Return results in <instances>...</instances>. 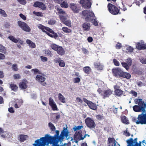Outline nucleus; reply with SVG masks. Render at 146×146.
<instances>
[{"mask_svg":"<svg viewBox=\"0 0 146 146\" xmlns=\"http://www.w3.org/2000/svg\"><path fill=\"white\" fill-rule=\"evenodd\" d=\"M54 140V138L51 136L47 134L45 137L40 138L39 139L35 141V143L34 144V146H45L47 143L52 142Z\"/></svg>","mask_w":146,"mask_h":146,"instance_id":"nucleus-1","label":"nucleus"},{"mask_svg":"<svg viewBox=\"0 0 146 146\" xmlns=\"http://www.w3.org/2000/svg\"><path fill=\"white\" fill-rule=\"evenodd\" d=\"M112 72L113 75L117 78L122 77L129 79L131 77V75L129 73L123 72L119 67L113 68Z\"/></svg>","mask_w":146,"mask_h":146,"instance_id":"nucleus-2","label":"nucleus"},{"mask_svg":"<svg viewBox=\"0 0 146 146\" xmlns=\"http://www.w3.org/2000/svg\"><path fill=\"white\" fill-rule=\"evenodd\" d=\"M38 27L43 32L46 33L51 38H56L58 37L57 34L48 27H45L41 24L38 25Z\"/></svg>","mask_w":146,"mask_h":146,"instance_id":"nucleus-3","label":"nucleus"},{"mask_svg":"<svg viewBox=\"0 0 146 146\" xmlns=\"http://www.w3.org/2000/svg\"><path fill=\"white\" fill-rule=\"evenodd\" d=\"M142 112L141 113L138 115L137 119L135 117L132 118L133 122H135L137 124H146V113Z\"/></svg>","mask_w":146,"mask_h":146,"instance_id":"nucleus-4","label":"nucleus"},{"mask_svg":"<svg viewBox=\"0 0 146 146\" xmlns=\"http://www.w3.org/2000/svg\"><path fill=\"white\" fill-rule=\"evenodd\" d=\"M107 7L109 12L113 15L120 14L121 13L120 12V8L111 3H108Z\"/></svg>","mask_w":146,"mask_h":146,"instance_id":"nucleus-5","label":"nucleus"},{"mask_svg":"<svg viewBox=\"0 0 146 146\" xmlns=\"http://www.w3.org/2000/svg\"><path fill=\"white\" fill-rule=\"evenodd\" d=\"M82 14L83 16L86 17L85 19V20L86 21L88 22H90L92 21L95 18L94 13L90 11V10H84L82 11Z\"/></svg>","mask_w":146,"mask_h":146,"instance_id":"nucleus-6","label":"nucleus"},{"mask_svg":"<svg viewBox=\"0 0 146 146\" xmlns=\"http://www.w3.org/2000/svg\"><path fill=\"white\" fill-rule=\"evenodd\" d=\"M50 47L52 49L56 51L57 53L60 55H63L65 53L64 49L61 46L53 43L50 45Z\"/></svg>","mask_w":146,"mask_h":146,"instance_id":"nucleus-7","label":"nucleus"},{"mask_svg":"<svg viewBox=\"0 0 146 146\" xmlns=\"http://www.w3.org/2000/svg\"><path fill=\"white\" fill-rule=\"evenodd\" d=\"M97 91L104 99L109 97L113 93V91L110 89L103 91L101 88H99L97 90Z\"/></svg>","mask_w":146,"mask_h":146,"instance_id":"nucleus-8","label":"nucleus"},{"mask_svg":"<svg viewBox=\"0 0 146 146\" xmlns=\"http://www.w3.org/2000/svg\"><path fill=\"white\" fill-rule=\"evenodd\" d=\"M56 135H57L56 139L59 141H62L64 138V137H67L68 135V132L67 130V128H64V129L62 131L60 136H59V132L58 131H56Z\"/></svg>","mask_w":146,"mask_h":146,"instance_id":"nucleus-9","label":"nucleus"},{"mask_svg":"<svg viewBox=\"0 0 146 146\" xmlns=\"http://www.w3.org/2000/svg\"><path fill=\"white\" fill-rule=\"evenodd\" d=\"M137 140V138H135L134 140L132 138H130L126 141L128 144L127 146H141L142 142L139 141L138 143Z\"/></svg>","mask_w":146,"mask_h":146,"instance_id":"nucleus-10","label":"nucleus"},{"mask_svg":"<svg viewBox=\"0 0 146 146\" xmlns=\"http://www.w3.org/2000/svg\"><path fill=\"white\" fill-rule=\"evenodd\" d=\"M85 122L87 126L91 129L95 128L96 126L94 121L90 117H87L85 120Z\"/></svg>","mask_w":146,"mask_h":146,"instance_id":"nucleus-11","label":"nucleus"},{"mask_svg":"<svg viewBox=\"0 0 146 146\" xmlns=\"http://www.w3.org/2000/svg\"><path fill=\"white\" fill-rule=\"evenodd\" d=\"M92 0H80V3L85 9H89L91 6Z\"/></svg>","mask_w":146,"mask_h":146,"instance_id":"nucleus-12","label":"nucleus"},{"mask_svg":"<svg viewBox=\"0 0 146 146\" xmlns=\"http://www.w3.org/2000/svg\"><path fill=\"white\" fill-rule=\"evenodd\" d=\"M70 7L74 13H78L80 10V8L77 4L74 3H70Z\"/></svg>","mask_w":146,"mask_h":146,"instance_id":"nucleus-13","label":"nucleus"},{"mask_svg":"<svg viewBox=\"0 0 146 146\" xmlns=\"http://www.w3.org/2000/svg\"><path fill=\"white\" fill-rule=\"evenodd\" d=\"M133 109L134 111L136 112H140L142 111L143 113H145L146 111L143 107H140L138 105H135L133 107Z\"/></svg>","mask_w":146,"mask_h":146,"instance_id":"nucleus-14","label":"nucleus"},{"mask_svg":"<svg viewBox=\"0 0 146 146\" xmlns=\"http://www.w3.org/2000/svg\"><path fill=\"white\" fill-rule=\"evenodd\" d=\"M134 102L135 104H138V106L140 107H143L144 108V109H145V103L143 101L142 99L136 98L134 100Z\"/></svg>","mask_w":146,"mask_h":146,"instance_id":"nucleus-15","label":"nucleus"},{"mask_svg":"<svg viewBox=\"0 0 146 146\" xmlns=\"http://www.w3.org/2000/svg\"><path fill=\"white\" fill-rule=\"evenodd\" d=\"M27 82V81L25 80L20 82L19 84V88L22 90L26 89L28 86Z\"/></svg>","mask_w":146,"mask_h":146,"instance_id":"nucleus-16","label":"nucleus"},{"mask_svg":"<svg viewBox=\"0 0 146 146\" xmlns=\"http://www.w3.org/2000/svg\"><path fill=\"white\" fill-rule=\"evenodd\" d=\"M82 131L80 130L78 131H76L75 133L74 136V138L75 139H78L79 140H80V137H82Z\"/></svg>","mask_w":146,"mask_h":146,"instance_id":"nucleus-17","label":"nucleus"},{"mask_svg":"<svg viewBox=\"0 0 146 146\" xmlns=\"http://www.w3.org/2000/svg\"><path fill=\"white\" fill-rule=\"evenodd\" d=\"M136 47L139 50L146 49V44H142L139 42H138L137 43Z\"/></svg>","mask_w":146,"mask_h":146,"instance_id":"nucleus-18","label":"nucleus"},{"mask_svg":"<svg viewBox=\"0 0 146 146\" xmlns=\"http://www.w3.org/2000/svg\"><path fill=\"white\" fill-rule=\"evenodd\" d=\"M28 137V135L22 134L19 135L18 136V138L21 142H23L26 140Z\"/></svg>","mask_w":146,"mask_h":146,"instance_id":"nucleus-19","label":"nucleus"},{"mask_svg":"<svg viewBox=\"0 0 146 146\" xmlns=\"http://www.w3.org/2000/svg\"><path fill=\"white\" fill-rule=\"evenodd\" d=\"M88 106L90 109L94 110H96L98 108L96 104L93 103L91 101L88 104Z\"/></svg>","mask_w":146,"mask_h":146,"instance_id":"nucleus-20","label":"nucleus"},{"mask_svg":"<svg viewBox=\"0 0 146 146\" xmlns=\"http://www.w3.org/2000/svg\"><path fill=\"white\" fill-rule=\"evenodd\" d=\"M55 9L58 11V14L60 15H65L66 14L65 12L63 11L59 6H56L55 7Z\"/></svg>","mask_w":146,"mask_h":146,"instance_id":"nucleus-21","label":"nucleus"},{"mask_svg":"<svg viewBox=\"0 0 146 146\" xmlns=\"http://www.w3.org/2000/svg\"><path fill=\"white\" fill-rule=\"evenodd\" d=\"M90 27V24L87 23H84L82 25L83 30L85 31H88Z\"/></svg>","mask_w":146,"mask_h":146,"instance_id":"nucleus-22","label":"nucleus"},{"mask_svg":"<svg viewBox=\"0 0 146 146\" xmlns=\"http://www.w3.org/2000/svg\"><path fill=\"white\" fill-rule=\"evenodd\" d=\"M94 66L98 70H102L103 68L102 65L100 62H95L94 64Z\"/></svg>","mask_w":146,"mask_h":146,"instance_id":"nucleus-23","label":"nucleus"},{"mask_svg":"<svg viewBox=\"0 0 146 146\" xmlns=\"http://www.w3.org/2000/svg\"><path fill=\"white\" fill-rule=\"evenodd\" d=\"M36 80L38 81V82H44L45 80V78L41 75H37L36 76Z\"/></svg>","mask_w":146,"mask_h":146,"instance_id":"nucleus-24","label":"nucleus"},{"mask_svg":"<svg viewBox=\"0 0 146 146\" xmlns=\"http://www.w3.org/2000/svg\"><path fill=\"white\" fill-rule=\"evenodd\" d=\"M121 120L122 122L125 124H128L129 123L128 118L125 116H123L121 117Z\"/></svg>","mask_w":146,"mask_h":146,"instance_id":"nucleus-25","label":"nucleus"},{"mask_svg":"<svg viewBox=\"0 0 146 146\" xmlns=\"http://www.w3.org/2000/svg\"><path fill=\"white\" fill-rule=\"evenodd\" d=\"M9 88L11 90L14 92H16L18 90V87L17 86L14 84H11L9 85Z\"/></svg>","mask_w":146,"mask_h":146,"instance_id":"nucleus-26","label":"nucleus"},{"mask_svg":"<svg viewBox=\"0 0 146 146\" xmlns=\"http://www.w3.org/2000/svg\"><path fill=\"white\" fill-rule=\"evenodd\" d=\"M83 70L86 74H89L91 71L92 70L90 67L86 66L83 68Z\"/></svg>","mask_w":146,"mask_h":146,"instance_id":"nucleus-27","label":"nucleus"},{"mask_svg":"<svg viewBox=\"0 0 146 146\" xmlns=\"http://www.w3.org/2000/svg\"><path fill=\"white\" fill-rule=\"evenodd\" d=\"M115 94L118 96H120L123 94V91L121 89L115 90L114 92Z\"/></svg>","mask_w":146,"mask_h":146,"instance_id":"nucleus-28","label":"nucleus"},{"mask_svg":"<svg viewBox=\"0 0 146 146\" xmlns=\"http://www.w3.org/2000/svg\"><path fill=\"white\" fill-rule=\"evenodd\" d=\"M58 99L61 102L63 103H66V99L65 97L61 93L58 94Z\"/></svg>","mask_w":146,"mask_h":146,"instance_id":"nucleus-29","label":"nucleus"},{"mask_svg":"<svg viewBox=\"0 0 146 146\" xmlns=\"http://www.w3.org/2000/svg\"><path fill=\"white\" fill-rule=\"evenodd\" d=\"M27 43L29 44V46L31 47L35 48L36 47V45L35 43L32 42L30 40L27 39L26 40Z\"/></svg>","mask_w":146,"mask_h":146,"instance_id":"nucleus-30","label":"nucleus"},{"mask_svg":"<svg viewBox=\"0 0 146 146\" xmlns=\"http://www.w3.org/2000/svg\"><path fill=\"white\" fill-rule=\"evenodd\" d=\"M0 135L2 137L5 138L7 136L8 134L6 132L4 131L2 128L0 127Z\"/></svg>","mask_w":146,"mask_h":146,"instance_id":"nucleus-31","label":"nucleus"},{"mask_svg":"<svg viewBox=\"0 0 146 146\" xmlns=\"http://www.w3.org/2000/svg\"><path fill=\"white\" fill-rule=\"evenodd\" d=\"M60 4V6L61 7L67 8L68 7V5L66 0L63 1Z\"/></svg>","mask_w":146,"mask_h":146,"instance_id":"nucleus-32","label":"nucleus"},{"mask_svg":"<svg viewBox=\"0 0 146 146\" xmlns=\"http://www.w3.org/2000/svg\"><path fill=\"white\" fill-rule=\"evenodd\" d=\"M62 30L64 32L66 33H70L72 32V30L70 29L65 27L62 28Z\"/></svg>","mask_w":146,"mask_h":146,"instance_id":"nucleus-33","label":"nucleus"},{"mask_svg":"<svg viewBox=\"0 0 146 146\" xmlns=\"http://www.w3.org/2000/svg\"><path fill=\"white\" fill-rule=\"evenodd\" d=\"M8 38L15 43H17L18 42V40L12 35L9 36Z\"/></svg>","mask_w":146,"mask_h":146,"instance_id":"nucleus-34","label":"nucleus"},{"mask_svg":"<svg viewBox=\"0 0 146 146\" xmlns=\"http://www.w3.org/2000/svg\"><path fill=\"white\" fill-rule=\"evenodd\" d=\"M8 38L15 43H17L18 42V40L12 35L9 36Z\"/></svg>","mask_w":146,"mask_h":146,"instance_id":"nucleus-35","label":"nucleus"},{"mask_svg":"<svg viewBox=\"0 0 146 146\" xmlns=\"http://www.w3.org/2000/svg\"><path fill=\"white\" fill-rule=\"evenodd\" d=\"M8 38L15 43H17L18 42V40L12 35L9 36Z\"/></svg>","mask_w":146,"mask_h":146,"instance_id":"nucleus-36","label":"nucleus"},{"mask_svg":"<svg viewBox=\"0 0 146 146\" xmlns=\"http://www.w3.org/2000/svg\"><path fill=\"white\" fill-rule=\"evenodd\" d=\"M45 54L50 57H52L53 55L51 51L48 49H46L44 50Z\"/></svg>","mask_w":146,"mask_h":146,"instance_id":"nucleus-37","label":"nucleus"},{"mask_svg":"<svg viewBox=\"0 0 146 146\" xmlns=\"http://www.w3.org/2000/svg\"><path fill=\"white\" fill-rule=\"evenodd\" d=\"M0 52L3 53L6 52V49L4 46L1 44H0Z\"/></svg>","mask_w":146,"mask_h":146,"instance_id":"nucleus-38","label":"nucleus"},{"mask_svg":"<svg viewBox=\"0 0 146 146\" xmlns=\"http://www.w3.org/2000/svg\"><path fill=\"white\" fill-rule=\"evenodd\" d=\"M22 29L26 32H30L31 31V29L26 24L23 27Z\"/></svg>","mask_w":146,"mask_h":146,"instance_id":"nucleus-39","label":"nucleus"},{"mask_svg":"<svg viewBox=\"0 0 146 146\" xmlns=\"http://www.w3.org/2000/svg\"><path fill=\"white\" fill-rule=\"evenodd\" d=\"M108 142L109 143H111L114 142V146H116V143H115L116 141L114 138L110 137L109 138H108Z\"/></svg>","mask_w":146,"mask_h":146,"instance_id":"nucleus-40","label":"nucleus"},{"mask_svg":"<svg viewBox=\"0 0 146 146\" xmlns=\"http://www.w3.org/2000/svg\"><path fill=\"white\" fill-rule=\"evenodd\" d=\"M18 24L19 26L22 29V28L26 24L25 22H22L21 21H19L18 22Z\"/></svg>","mask_w":146,"mask_h":146,"instance_id":"nucleus-41","label":"nucleus"},{"mask_svg":"<svg viewBox=\"0 0 146 146\" xmlns=\"http://www.w3.org/2000/svg\"><path fill=\"white\" fill-rule=\"evenodd\" d=\"M121 64L122 66L124 68L127 70H128L129 68V66L127 63L125 62H121Z\"/></svg>","mask_w":146,"mask_h":146,"instance_id":"nucleus-42","label":"nucleus"},{"mask_svg":"<svg viewBox=\"0 0 146 146\" xmlns=\"http://www.w3.org/2000/svg\"><path fill=\"white\" fill-rule=\"evenodd\" d=\"M63 23L68 26L70 27H71V21L69 20H66Z\"/></svg>","mask_w":146,"mask_h":146,"instance_id":"nucleus-43","label":"nucleus"},{"mask_svg":"<svg viewBox=\"0 0 146 146\" xmlns=\"http://www.w3.org/2000/svg\"><path fill=\"white\" fill-rule=\"evenodd\" d=\"M39 8H40L42 10H46V9L45 5L42 2H41Z\"/></svg>","mask_w":146,"mask_h":146,"instance_id":"nucleus-44","label":"nucleus"},{"mask_svg":"<svg viewBox=\"0 0 146 146\" xmlns=\"http://www.w3.org/2000/svg\"><path fill=\"white\" fill-rule=\"evenodd\" d=\"M48 126L52 131H54L56 129L55 127L52 123L49 122L48 123Z\"/></svg>","mask_w":146,"mask_h":146,"instance_id":"nucleus-45","label":"nucleus"},{"mask_svg":"<svg viewBox=\"0 0 146 146\" xmlns=\"http://www.w3.org/2000/svg\"><path fill=\"white\" fill-rule=\"evenodd\" d=\"M41 3V2L36 1L34 3V4L33 5V7H35L39 8Z\"/></svg>","mask_w":146,"mask_h":146,"instance_id":"nucleus-46","label":"nucleus"},{"mask_svg":"<svg viewBox=\"0 0 146 146\" xmlns=\"http://www.w3.org/2000/svg\"><path fill=\"white\" fill-rule=\"evenodd\" d=\"M12 68L13 70L14 71H17L18 70L17 65L16 64L12 65Z\"/></svg>","mask_w":146,"mask_h":146,"instance_id":"nucleus-47","label":"nucleus"},{"mask_svg":"<svg viewBox=\"0 0 146 146\" xmlns=\"http://www.w3.org/2000/svg\"><path fill=\"white\" fill-rule=\"evenodd\" d=\"M59 65L60 67H64L65 66V63L63 60H61L59 63Z\"/></svg>","mask_w":146,"mask_h":146,"instance_id":"nucleus-48","label":"nucleus"},{"mask_svg":"<svg viewBox=\"0 0 146 146\" xmlns=\"http://www.w3.org/2000/svg\"><path fill=\"white\" fill-rule=\"evenodd\" d=\"M83 127V126L82 125L81 126H75L74 127L73 129V130L74 131H76L77 130H80Z\"/></svg>","mask_w":146,"mask_h":146,"instance_id":"nucleus-49","label":"nucleus"},{"mask_svg":"<svg viewBox=\"0 0 146 146\" xmlns=\"http://www.w3.org/2000/svg\"><path fill=\"white\" fill-rule=\"evenodd\" d=\"M0 13L4 17L7 16V15L5 11L1 9H0Z\"/></svg>","mask_w":146,"mask_h":146,"instance_id":"nucleus-50","label":"nucleus"},{"mask_svg":"<svg viewBox=\"0 0 146 146\" xmlns=\"http://www.w3.org/2000/svg\"><path fill=\"white\" fill-rule=\"evenodd\" d=\"M126 63L128 65V66H129L131 65L132 61V60L131 58H127V59H126Z\"/></svg>","mask_w":146,"mask_h":146,"instance_id":"nucleus-51","label":"nucleus"},{"mask_svg":"<svg viewBox=\"0 0 146 146\" xmlns=\"http://www.w3.org/2000/svg\"><path fill=\"white\" fill-rule=\"evenodd\" d=\"M56 21L54 20L50 19L48 22V24L50 25H52L55 24Z\"/></svg>","mask_w":146,"mask_h":146,"instance_id":"nucleus-52","label":"nucleus"},{"mask_svg":"<svg viewBox=\"0 0 146 146\" xmlns=\"http://www.w3.org/2000/svg\"><path fill=\"white\" fill-rule=\"evenodd\" d=\"M53 110H58V109L56 104L50 106Z\"/></svg>","mask_w":146,"mask_h":146,"instance_id":"nucleus-53","label":"nucleus"},{"mask_svg":"<svg viewBox=\"0 0 146 146\" xmlns=\"http://www.w3.org/2000/svg\"><path fill=\"white\" fill-rule=\"evenodd\" d=\"M80 80V78L79 77L74 78L73 79V82L74 83H79Z\"/></svg>","mask_w":146,"mask_h":146,"instance_id":"nucleus-54","label":"nucleus"},{"mask_svg":"<svg viewBox=\"0 0 146 146\" xmlns=\"http://www.w3.org/2000/svg\"><path fill=\"white\" fill-rule=\"evenodd\" d=\"M33 13L34 14L37 16L42 17L43 16V15L42 14V13L41 12H36L34 11L33 12Z\"/></svg>","mask_w":146,"mask_h":146,"instance_id":"nucleus-55","label":"nucleus"},{"mask_svg":"<svg viewBox=\"0 0 146 146\" xmlns=\"http://www.w3.org/2000/svg\"><path fill=\"white\" fill-rule=\"evenodd\" d=\"M54 104H55V103L54 102L53 99L52 98H50L49 102V105L50 106Z\"/></svg>","mask_w":146,"mask_h":146,"instance_id":"nucleus-56","label":"nucleus"},{"mask_svg":"<svg viewBox=\"0 0 146 146\" xmlns=\"http://www.w3.org/2000/svg\"><path fill=\"white\" fill-rule=\"evenodd\" d=\"M129 93L132 94L133 96H134L135 97H137V92L133 90H131L129 92Z\"/></svg>","mask_w":146,"mask_h":146,"instance_id":"nucleus-57","label":"nucleus"},{"mask_svg":"<svg viewBox=\"0 0 146 146\" xmlns=\"http://www.w3.org/2000/svg\"><path fill=\"white\" fill-rule=\"evenodd\" d=\"M31 71H33L34 74H36L37 73L40 74V71L37 68L33 69L31 70Z\"/></svg>","mask_w":146,"mask_h":146,"instance_id":"nucleus-58","label":"nucleus"},{"mask_svg":"<svg viewBox=\"0 0 146 146\" xmlns=\"http://www.w3.org/2000/svg\"><path fill=\"white\" fill-rule=\"evenodd\" d=\"M126 50L128 52H132L133 51V48L131 46H129L127 47Z\"/></svg>","mask_w":146,"mask_h":146,"instance_id":"nucleus-59","label":"nucleus"},{"mask_svg":"<svg viewBox=\"0 0 146 146\" xmlns=\"http://www.w3.org/2000/svg\"><path fill=\"white\" fill-rule=\"evenodd\" d=\"M60 19L63 23L66 20L65 17L62 15H60Z\"/></svg>","mask_w":146,"mask_h":146,"instance_id":"nucleus-60","label":"nucleus"},{"mask_svg":"<svg viewBox=\"0 0 146 146\" xmlns=\"http://www.w3.org/2000/svg\"><path fill=\"white\" fill-rule=\"evenodd\" d=\"M113 62L115 65L117 66H119V63L116 59H113Z\"/></svg>","mask_w":146,"mask_h":146,"instance_id":"nucleus-61","label":"nucleus"},{"mask_svg":"<svg viewBox=\"0 0 146 146\" xmlns=\"http://www.w3.org/2000/svg\"><path fill=\"white\" fill-rule=\"evenodd\" d=\"M121 47L122 46L121 44L119 42H118L115 45V48L116 49H120Z\"/></svg>","mask_w":146,"mask_h":146,"instance_id":"nucleus-62","label":"nucleus"},{"mask_svg":"<svg viewBox=\"0 0 146 146\" xmlns=\"http://www.w3.org/2000/svg\"><path fill=\"white\" fill-rule=\"evenodd\" d=\"M20 4L22 5H25L27 3L25 0H17Z\"/></svg>","mask_w":146,"mask_h":146,"instance_id":"nucleus-63","label":"nucleus"},{"mask_svg":"<svg viewBox=\"0 0 146 146\" xmlns=\"http://www.w3.org/2000/svg\"><path fill=\"white\" fill-rule=\"evenodd\" d=\"M96 117L99 120H101L103 118V116L101 115H97Z\"/></svg>","mask_w":146,"mask_h":146,"instance_id":"nucleus-64","label":"nucleus"}]
</instances>
